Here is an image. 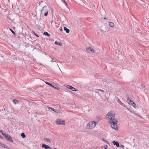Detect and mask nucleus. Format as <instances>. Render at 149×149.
Segmentation results:
<instances>
[{"mask_svg":"<svg viewBox=\"0 0 149 149\" xmlns=\"http://www.w3.org/2000/svg\"><path fill=\"white\" fill-rule=\"evenodd\" d=\"M115 114L112 111L109 112L106 115V119L108 120V122L110 126L115 130L118 129L117 124L118 121L115 118Z\"/></svg>","mask_w":149,"mask_h":149,"instance_id":"nucleus-1","label":"nucleus"},{"mask_svg":"<svg viewBox=\"0 0 149 149\" xmlns=\"http://www.w3.org/2000/svg\"><path fill=\"white\" fill-rule=\"evenodd\" d=\"M48 12L47 7L46 6H43L40 10L41 14L42 15H44L45 16H47Z\"/></svg>","mask_w":149,"mask_h":149,"instance_id":"nucleus-2","label":"nucleus"},{"mask_svg":"<svg viewBox=\"0 0 149 149\" xmlns=\"http://www.w3.org/2000/svg\"><path fill=\"white\" fill-rule=\"evenodd\" d=\"M96 125V123L94 121H91L89 122L87 124V128L92 129L95 127Z\"/></svg>","mask_w":149,"mask_h":149,"instance_id":"nucleus-3","label":"nucleus"},{"mask_svg":"<svg viewBox=\"0 0 149 149\" xmlns=\"http://www.w3.org/2000/svg\"><path fill=\"white\" fill-rule=\"evenodd\" d=\"M56 123L57 125H65V121L62 120L60 119H57L56 120Z\"/></svg>","mask_w":149,"mask_h":149,"instance_id":"nucleus-4","label":"nucleus"},{"mask_svg":"<svg viewBox=\"0 0 149 149\" xmlns=\"http://www.w3.org/2000/svg\"><path fill=\"white\" fill-rule=\"evenodd\" d=\"M86 51L88 53H93L94 52L95 50L91 47H88L86 48Z\"/></svg>","mask_w":149,"mask_h":149,"instance_id":"nucleus-5","label":"nucleus"},{"mask_svg":"<svg viewBox=\"0 0 149 149\" xmlns=\"http://www.w3.org/2000/svg\"><path fill=\"white\" fill-rule=\"evenodd\" d=\"M127 101L128 102L130 105L132 106L133 107H134V108H136V104L133 101H132L130 99H128L127 100Z\"/></svg>","mask_w":149,"mask_h":149,"instance_id":"nucleus-6","label":"nucleus"},{"mask_svg":"<svg viewBox=\"0 0 149 149\" xmlns=\"http://www.w3.org/2000/svg\"><path fill=\"white\" fill-rule=\"evenodd\" d=\"M65 87H66L70 89L72 91H76V90L74 88L72 87L71 86L68 85H66L65 86Z\"/></svg>","mask_w":149,"mask_h":149,"instance_id":"nucleus-7","label":"nucleus"},{"mask_svg":"<svg viewBox=\"0 0 149 149\" xmlns=\"http://www.w3.org/2000/svg\"><path fill=\"white\" fill-rule=\"evenodd\" d=\"M5 139L7 140L8 141H9L11 143H13V141L12 139V137L9 135L7 136V138L6 137Z\"/></svg>","mask_w":149,"mask_h":149,"instance_id":"nucleus-8","label":"nucleus"},{"mask_svg":"<svg viewBox=\"0 0 149 149\" xmlns=\"http://www.w3.org/2000/svg\"><path fill=\"white\" fill-rule=\"evenodd\" d=\"M42 147L45 149H50L51 148L48 146L46 144H42Z\"/></svg>","mask_w":149,"mask_h":149,"instance_id":"nucleus-9","label":"nucleus"},{"mask_svg":"<svg viewBox=\"0 0 149 149\" xmlns=\"http://www.w3.org/2000/svg\"><path fill=\"white\" fill-rule=\"evenodd\" d=\"M0 146L4 148H7L8 149H10V148L8 146H6L5 144L3 143H2L0 142Z\"/></svg>","mask_w":149,"mask_h":149,"instance_id":"nucleus-10","label":"nucleus"},{"mask_svg":"<svg viewBox=\"0 0 149 149\" xmlns=\"http://www.w3.org/2000/svg\"><path fill=\"white\" fill-rule=\"evenodd\" d=\"M112 143L114 145H116L117 147H119V144L118 142L113 141L112 142Z\"/></svg>","mask_w":149,"mask_h":149,"instance_id":"nucleus-11","label":"nucleus"},{"mask_svg":"<svg viewBox=\"0 0 149 149\" xmlns=\"http://www.w3.org/2000/svg\"><path fill=\"white\" fill-rule=\"evenodd\" d=\"M52 139H50L48 138H46L44 139V140L45 141L48 142L49 143H51V142Z\"/></svg>","mask_w":149,"mask_h":149,"instance_id":"nucleus-12","label":"nucleus"},{"mask_svg":"<svg viewBox=\"0 0 149 149\" xmlns=\"http://www.w3.org/2000/svg\"><path fill=\"white\" fill-rule=\"evenodd\" d=\"M109 25L110 26L113 27L114 26V24L113 22H109Z\"/></svg>","mask_w":149,"mask_h":149,"instance_id":"nucleus-13","label":"nucleus"},{"mask_svg":"<svg viewBox=\"0 0 149 149\" xmlns=\"http://www.w3.org/2000/svg\"><path fill=\"white\" fill-rule=\"evenodd\" d=\"M64 31H65L67 33H68L70 32L69 29H67L66 27H64Z\"/></svg>","mask_w":149,"mask_h":149,"instance_id":"nucleus-14","label":"nucleus"},{"mask_svg":"<svg viewBox=\"0 0 149 149\" xmlns=\"http://www.w3.org/2000/svg\"><path fill=\"white\" fill-rule=\"evenodd\" d=\"M54 44L56 45L60 46H62V44L61 42H57L56 41L55 42Z\"/></svg>","mask_w":149,"mask_h":149,"instance_id":"nucleus-15","label":"nucleus"},{"mask_svg":"<svg viewBox=\"0 0 149 149\" xmlns=\"http://www.w3.org/2000/svg\"><path fill=\"white\" fill-rule=\"evenodd\" d=\"M13 103L15 104L18 103L19 101L18 100L16 99H14L13 100Z\"/></svg>","mask_w":149,"mask_h":149,"instance_id":"nucleus-16","label":"nucleus"},{"mask_svg":"<svg viewBox=\"0 0 149 149\" xmlns=\"http://www.w3.org/2000/svg\"><path fill=\"white\" fill-rule=\"evenodd\" d=\"M47 108L49 110H50V109H52V110H53V111H54L55 112V111L56 110V109H54L52 108H51V107H47Z\"/></svg>","mask_w":149,"mask_h":149,"instance_id":"nucleus-17","label":"nucleus"},{"mask_svg":"<svg viewBox=\"0 0 149 149\" xmlns=\"http://www.w3.org/2000/svg\"><path fill=\"white\" fill-rule=\"evenodd\" d=\"M2 134L4 136L5 138H6V137L7 138V136L9 135L8 134H7L5 132H4Z\"/></svg>","mask_w":149,"mask_h":149,"instance_id":"nucleus-18","label":"nucleus"},{"mask_svg":"<svg viewBox=\"0 0 149 149\" xmlns=\"http://www.w3.org/2000/svg\"><path fill=\"white\" fill-rule=\"evenodd\" d=\"M44 34L47 36V37H49L50 36L49 34L47 32H44Z\"/></svg>","mask_w":149,"mask_h":149,"instance_id":"nucleus-19","label":"nucleus"},{"mask_svg":"<svg viewBox=\"0 0 149 149\" xmlns=\"http://www.w3.org/2000/svg\"><path fill=\"white\" fill-rule=\"evenodd\" d=\"M21 136L23 138H24L26 136L24 133H22L21 134Z\"/></svg>","mask_w":149,"mask_h":149,"instance_id":"nucleus-20","label":"nucleus"},{"mask_svg":"<svg viewBox=\"0 0 149 149\" xmlns=\"http://www.w3.org/2000/svg\"><path fill=\"white\" fill-rule=\"evenodd\" d=\"M45 83L47 84L49 86H51V87L52 86V84H51L50 83L47 82H45Z\"/></svg>","mask_w":149,"mask_h":149,"instance_id":"nucleus-21","label":"nucleus"},{"mask_svg":"<svg viewBox=\"0 0 149 149\" xmlns=\"http://www.w3.org/2000/svg\"><path fill=\"white\" fill-rule=\"evenodd\" d=\"M53 88H54V89L59 90V88L58 87H55L54 86L52 85V86Z\"/></svg>","mask_w":149,"mask_h":149,"instance_id":"nucleus-22","label":"nucleus"},{"mask_svg":"<svg viewBox=\"0 0 149 149\" xmlns=\"http://www.w3.org/2000/svg\"><path fill=\"white\" fill-rule=\"evenodd\" d=\"M55 112L56 113H61L59 110H57L56 109L55 111Z\"/></svg>","mask_w":149,"mask_h":149,"instance_id":"nucleus-23","label":"nucleus"},{"mask_svg":"<svg viewBox=\"0 0 149 149\" xmlns=\"http://www.w3.org/2000/svg\"><path fill=\"white\" fill-rule=\"evenodd\" d=\"M10 31L12 32L14 35H15V32H14V31H13V30H12L11 29H10Z\"/></svg>","mask_w":149,"mask_h":149,"instance_id":"nucleus-24","label":"nucleus"},{"mask_svg":"<svg viewBox=\"0 0 149 149\" xmlns=\"http://www.w3.org/2000/svg\"><path fill=\"white\" fill-rule=\"evenodd\" d=\"M42 2H39V3L38 4H39V6L41 5L42 6H43V5H42Z\"/></svg>","mask_w":149,"mask_h":149,"instance_id":"nucleus-25","label":"nucleus"},{"mask_svg":"<svg viewBox=\"0 0 149 149\" xmlns=\"http://www.w3.org/2000/svg\"><path fill=\"white\" fill-rule=\"evenodd\" d=\"M98 90L102 93H104V91L103 90H102L98 89Z\"/></svg>","mask_w":149,"mask_h":149,"instance_id":"nucleus-26","label":"nucleus"},{"mask_svg":"<svg viewBox=\"0 0 149 149\" xmlns=\"http://www.w3.org/2000/svg\"><path fill=\"white\" fill-rule=\"evenodd\" d=\"M52 59V60H51L50 61L52 62H55L54 61H53V58L51 57H50Z\"/></svg>","mask_w":149,"mask_h":149,"instance_id":"nucleus-27","label":"nucleus"},{"mask_svg":"<svg viewBox=\"0 0 149 149\" xmlns=\"http://www.w3.org/2000/svg\"><path fill=\"white\" fill-rule=\"evenodd\" d=\"M102 80L104 81H107V79L106 78H104L102 79Z\"/></svg>","mask_w":149,"mask_h":149,"instance_id":"nucleus-28","label":"nucleus"},{"mask_svg":"<svg viewBox=\"0 0 149 149\" xmlns=\"http://www.w3.org/2000/svg\"><path fill=\"white\" fill-rule=\"evenodd\" d=\"M120 104L124 107H125V105L124 104H123V103L122 102L121 103V104Z\"/></svg>","mask_w":149,"mask_h":149,"instance_id":"nucleus-29","label":"nucleus"},{"mask_svg":"<svg viewBox=\"0 0 149 149\" xmlns=\"http://www.w3.org/2000/svg\"><path fill=\"white\" fill-rule=\"evenodd\" d=\"M118 102L120 104L121 103H122L119 100H118Z\"/></svg>","mask_w":149,"mask_h":149,"instance_id":"nucleus-30","label":"nucleus"},{"mask_svg":"<svg viewBox=\"0 0 149 149\" xmlns=\"http://www.w3.org/2000/svg\"><path fill=\"white\" fill-rule=\"evenodd\" d=\"M104 149H107V145L105 146Z\"/></svg>","mask_w":149,"mask_h":149,"instance_id":"nucleus-31","label":"nucleus"},{"mask_svg":"<svg viewBox=\"0 0 149 149\" xmlns=\"http://www.w3.org/2000/svg\"><path fill=\"white\" fill-rule=\"evenodd\" d=\"M59 30H60V31H63V29H62V28L61 27L60 28H59Z\"/></svg>","mask_w":149,"mask_h":149,"instance_id":"nucleus-32","label":"nucleus"},{"mask_svg":"<svg viewBox=\"0 0 149 149\" xmlns=\"http://www.w3.org/2000/svg\"><path fill=\"white\" fill-rule=\"evenodd\" d=\"M34 34L37 37H39L35 33H34Z\"/></svg>","mask_w":149,"mask_h":149,"instance_id":"nucleus-33","label":"nucleus"},{"mask_svg":"<svg viewBox=\"0 0 149 149\" xmlns=\"http://www.w3.org/2000/svg\"><path fill=\"white\" fill-rule=\"evenodd\" d=\"M0 132L2 134L4 132L2 131V130H1L0 131Z\"/></svg>","mask_w":149,"mask_h":149,"instance_id":"nucleus-34","label":"nucleus"},{"mask_svg":"<svg viewBox=\"0 0 149 149\" xmlns=\"http://www.w3.org/2000/svg\"><path fill=\"white\" fill-rule=\"evenodd\" d=\"M121 148H123V147H124V146H123V145H121Z\"/></svg>","mask_w":149,"mask_h":149,"instance_id":"nucleus-35","label":"nucleus"},{"mask_svg":"<svg viewBox=\"0 0 149 149\" xmlns=\"http://www.w3.org/2000/svg\"><path fill=\"white\" fill-rule=\"evenodd\" d=\"M0 138H1V139L3 138V137L1 136L0 135Z\"/></svg>","mask_w":149,"mask_h":149,"instance_id":"nucleus-36","label":"nucleus"},{"mask_svg":"<svg viewBox=\"0 0 149 149\" xmlns=\"http://www.w3.org/2000/svg\"><path fill=\"white\" fill-rule=\"evenodd\" d=\"M134 113V115H137V114H136V113H134H134Z\"/></svg>","mask_w":149,"mask_h":149,"instance_id":"nucleus-37","label":"nucleus"},{"mask_svg":"<svg viewBox=\"0 0 149 149\" xmlns=\"http://www.w3.org/2000/svg\"><path fill=\"white\" fill-rule=\"evenodd\" d=\"M106 19V17H104V19Z\"/></svg>","mask_w":149,"mask_h":149,"instance_id":"nucleus-38","label":"nucleus"},{"mask_svg":"<svg viewBox=\"0 0 149 149\" xmlns=\"http://www.w3.org/2000/svg\"><path fill=\"white\" fill-rule=\"evenodd\" d=\"M35 33V32H34L33 31L32 32V33Z\"/></svg>","mask_w":149,"mask_h":149,"instance_id":"nucleus-39","label":"nucleus"},{"mask_svg":"<svg viewBox=\"0 0 149 149\" xmlns=\"http://www.w3.org/2000/svg\"><path fill=\"white\" fill-rule=\"evenodd\" d=\"M57 66L58 67H59V66H58V64H57Z\"/></svg>","mask_w":149,"mask_h":149,"instance_id":"nucleus-40","label":"nucleus"},{"mask_svg":"<svg viewBox=\"0 0 149 149\" xmlns=\"http://www.w3.org/2000/svg\"><path fill=\"white\" fill-rule=\"evenodd\" d=\"M17 9H18H18H19V8H17Z\"/></svg>","mask_w":149,"mask_h":149,"instance_id":"nucleus-41","label":"nucleus"}]
</instances>
